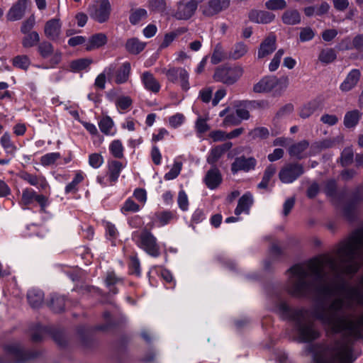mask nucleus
Here are the masks:
<instances>
[{
	"label": "nucleus",
	"instance_id": "nucleus-1",
	"mask_svg": "<svg viewBox=\"0 0 363 363\" xmlns=\"http://www.w3.org/2000/svg\"><path fill=\"white\" fill-rule=\"evenodd\" d=\"M288 273L286 289L291 295L334 296L328 305L318 304L312 311L291 310L285 302L279 303V313L294 322L298 342H309L319 337L320 332L312 318L335 332L356 334L363 328V315L357 320H347L343 314L354 303L363 306V230L341 242L335 257L322 255L293 266Z\"/></svg>",
	"mask_w": 363,
	"mask_h": 363
},
{
	"label": "nucleus",
	"instance_id": "nucleus-2",
	"mask_svg": "<svg viewBox=\"0 0 363 363\" xmlns=\"http://www.w3.org/2000/svg\"><path fill=\"white\" fill-rule=\"evenodd\" d=\"M308 352L313 354L315 363H352L357 358L352 343L347 337L335 341L328 345H311Z\"/></svg>",
	"mask_w": 363,
	"mask_h": 363
},
{
	"label": "nucleus",
	"instance_id": "nucleus-3",
	"mask_svg": "<svg viewBox=\"0 0 363 363\" xmlns=\"http://www.w3.org/2000/svg\"><path fill=\"white\" fill-rule=\"evenodd\" d=\"M138 247L145 251L149 255L157 257L160 255V247L157 238L147 229L135 231L132 235Z\"/></svg>",
	"mask_w": 363,
	"mask_h": 363
},
{
	"label": "nucleus",
	"instance_id": "nucleus-4",
	"mask_svg": "<svg viewBox=\"0 0 363 363\" xmlns=\"http://www.w3.org/2000/svg\"><path fill=\"white\" fill-rule=\"evenodd\" d=\"M244 69L240 65L220 66L213 74V79L228 86L235 84L243 75Z\"/></svg>",
	"mask_w": 363,
	"mask_h": 363
},
{
	"label": "nucleus",
	"instance_id": "nucleus-5",
	"mask_svg": "<svg viewBox=\"0 0 363 363\" xmlns=\"http://www.w3.org/2000/svg\"><path fill=\"white\" fill-rule=\"evenodd\" d=\"M111 6L108 0H99L90 4L88 13L91 18L98 23H102L109 19Z\"/></svg>",
	"mask_w": 363,
	"mask_h": 363
},
{
	"label": "nucleus",
	"instance_id": "nucleus-6",
	"mask_svg": "<svg viewBox=\"0 0 363 363\" xmlns=\"http://www.w3.org/2000/svg\"><path fill=\"white\" fill-rule=\"evenodd\" d=\"M167 79L172 83L179 82L180 86L184 91H188L190 88L188 72L183 67H170L169 69H162Z\"/></svg>",
	"mask_w": 363,
	"mask_h": 363
},
{
	"label": "nucleus",
	"instance_id": "nucleus-7",
	"mask_svg": "<svg viewBox=\"0 0 363 363\" xmlns=\"http://www.w3.org/2000/svg\"><path fill=\"white\" fill-rule=\"evenodd\" d=\"M304 173L303 166L298 163L285 164L279 173V179L285 184H290L296 180Z\"/></svg>",
	"mask_w": 363,
	"mask_h": 363
},
{
	"label": "nucleus",
	"instance_id": "nucleus-8",
	"mask_svg": "<svg viewBox=\"0 0 363 363\" xmlns=\"http://www.w3.org/2000/svg\"><path fill=\"white\" fill-rule=\"evenodd\" d=\"M199 1L182 0L177 4V9L173 14V16L178 20H188L189 19L196 11L199 6Z\"/></svg>",
	"mask_w": 363,
	"mask_h": 363
},
{
	"label": "nucleus",
	"instance_id": "nucleus-9",
	"mask_svg": "<svg viewBox=\"0 0 363 363\" xmlns=\"http://www.w3.org/2000/svg\"><path fill=\"white\" fill-rule=\"evenodd\" d=\"M6 357H0V363H9L11 360L21 362L26 359L23 348L18 342H11L4 347Z\"/></svg>",
	"mask_w": 363,
	"mask_h": 363
},
{
	"label": "nucleus",
	"instance_id": "nucleus-10",
	"mask_svg": "<svg viewBox=\"0 0 363 363\" xmlns=\"http://www.w3.org/2000/svg\"><path fill=\"white\" fill-rule=\"evenodd\" d=\"M230 6V0H210L200 6L203 15L211 17L227 9Z\"/></svg>",
	"mask_w": 363,
	"mask_h": 363
},
{
	"label": "nucleus",
	"instance_id": "nucleus-11",
	"mask_svg": "<svg viewBox=\"0 0 363 363\" xmlns=\"http://www.w3.org/2000/svg\"><path fill=\"white\" fill-rule=\"evenodd\" d=\"M257 164L256 160L252 157H245L244 156L238 157L231 164V172L233 174L240 171L245 172L253 170Z\"/></svg>",
	"mask_w": 363,
	"mask_h": 363
},
{
	"label": "nucleus",
	"instance_id": "nucleus-12",
	"mask_svg": "<svg viewBox=\"0 0 363 363\" xmlns=\"http://www.w3.org/2000/svg\"><path fill=\"white\" fill-rule=\"evenodd\" d=\"M62 23L60 18H55L48 21L44 27L45 36L51 40H57L61 34Z\"/></svg>",
	"mask_w": 363,
	"mask_h": 363
},
{
	"label": "nucleus",
	"instance_id": "nucleus-13",
	"mask_svg": "<svg viewBox=\"0 0 363 363\" xmlns=\"http://www.w3.org/2000/svg\"><path fill=\"white\" fill-rule=\"evenodd\" d=\"M232 147L233 143L231 142H227L213 147L210 150L207 156V162L212 165V167H216V163L222 157L224 153L230 150Z\"/></svg>",
	"mask_w": 363,
	"mask_h": 363
},
{
	"label": "nucleus",
	"instance_id": "nucleus-14",
	"mask_svg": "<svg viewBox=\"0 0 363 363\" xmlns=\"http://www.w3.org/2000/svg\"><path fill=\"white\" fill-rule=\"evenodd\" d=\"M28 0H18L9 10L6 18L8 21L21 20L25 15Z\"/></svg>",
	"mask_w": 363,
	"mask_h": 363
},
{
	"label": "nucleus",
	"instance_id": "nucleus-15",
	"mask_svg": "<svg viewBox=\"0 0 363 363\" xmlns=\"http://www.w3.org/2000/svg\"><path fill=\"white\" fill-rule=\"evenodd\" d=\"M276 36L273 34L268 35L260 44L257 57L261 59L272 54L276 50Z\"/></svg>",
	"mask_w": 363,
	"mask_h": 363
},
{
	"label": "nucleus",
	"instance_id": "nucleus-16",
	"mask_svg": "<svg viewBox=\"0 0 363 363\" xmlns=\"http://www.w3.org/2000/svg\"><path fill=\"white\" fill-rule=\"evenodd\" d=\"M279 79L275 77H266L254 85L253 91L256 93H264L272 91L278 84Z\"/></svg>",
	"mask_w": 363,
	"mask_h": 363
},
{
	"label": "nucleus",
	"instance_id": "nucleus-17",
	"mask_svg": "<svg viewBox=\"0 0 363 363\" xmlns=\"http://www.w3.org/2000/svg\"><path fill=\"white\" fill-rule=\"evenodd\" d=\"M140 79L145 89L155 94L160 91V84L150 72H144Z\"/></svg>",
	"mask_w": 363,
	"mask_h": 363
},
{
	"label": "nucleus",
	"instance_id": "nucleus-18",
	"mask_svg": "<svg viewBox=\"0 0 363 363\" xmlns=\"http://www.w3.org/2000/svg\"><path fill=\"white\" fill-rule=\"evenodd\" d=\"M248 18L253 23L267 24L273 21L275 16L265 11L252 10L248 14Z\"/></svg>",
	"mask_w": 363,
	"mask_h": 363
},
{
	"label": "nucleus",
	"instance_id": "nucleus-19",
	"mask_svg": "<svg viewBox=\"0 0 363 363\" xmlns=\"http://www.w3.org/2000/svg\"><path fill=\"white\" fill-rule=\"evenodd\" d=\"M206 185L210 189H215L222 182L220 170L216 167H212L206 173L204 178Z\"/></svg>",
	"mask_w": 363,
	"mask_h": 363
},
{
	"label": "nucleus",
	"instance_id": "nucleus-20",
	"mask_svg": "<svg viewBox=\"0 0 363 363\" xmlns=\"http://www.w3.org/2000/svg\"><path fill=\"white\" fill-rule=\"evenodd\" d=\"M248 46L243 42H237L231 48L228 52V58L233 60H238L244 57L248 52Z\"/></svg>",
	"mask_w": 363,
	"mask_h": 363
},
{
	"label": "nucleus",
	"instance_id": "nucleus-21",
	"mask_svg": "<svg viewBox=\"0 0 363 363\" xmlns=\"http://www.w3.org/2000/svg\"><path fill=\"white\" fill-rule=\"evenodd\" d=\"M360 77V72L358 69H352L347 76L344 82L340 84L342 91H348L355 86Z\"/></svg>",
	"mask_w": 363,
	"mask_h": 363
},
{
	"label": "nucleus",
	"instance_id": "nucleus-22",
	"mask_svg": "<svg viewBox=\"0 0 363 363\" xmlns=\"http://www.w3.org/2000/svg\"><path fill=\"white\" fill-rule=\"evenodd\" d=\"M308 147L309 143L303 140L291 145L289 149V153L291 156L297 159H302L307 156L305 152Z\"/></svg>",
	"mask_w": 363,
	"mask_h": 363
},
{
	"label": "nucleus",
	"instance_id": "nucleus-23",
	"mask_svg": "<svg viewBox=\"0 0 363 363\" xmlns=\"http://www.w3.org/2000/svg\"><path fill=\"white\" fill-rule=\"evenodd\" d=\"M253 203L252 196L250 193L242 195L238 200V203L235 209V214L239 216L242 213H248Z\"/></svg>",
	"mask_w": 363,
	"mask_h": 363
},
{
	"label": "nucleus",
	"instance_id": "nucleus-24",
	"mask_svg": "<svg viewBox=\"0 0 363 363\" xmlns=\"http://www.w3.org/2000/svg\"><path fill=\"white\" fill-rule=\"evenodd\" d=\"M27 298L32 308H39L44 302V294L40 289H32L28 291Z\"/></svg>",
	"mask_w": 363,
	"mask_h": 363
},
{
	"label": "nucleus",
	"instance_id": "nucleus-25",
	"mask_svg": "<svg viewBox=\"0 0 363 363\" xmlns=\"http://www.w3.org/2000/svg\"><path fill=\"white\" fill-rule=\"evenodd\" d=\"M123 167L122 163L119 161L112 160L108 162L107 175L111 184L118 180Z\"/></svg>",
	"mask_w": 363,
	"mask_h": 363
},
{
	"label": "nucleus",
	"instance_id": "nucleus-26",
	"mask_svg": "<svg viewBox=\"0 0 363 363\" xmlns=\"http://www.w3.org/2000/svg\"><path fill=\"white\" fill-rule=\"evenodd\" d=\"M146 46V43L140 40L137 38L128 39L125 43V49L130 54L138 55L142 52Z\"/></svg>",
	"mask_w": 363,
	"mask_h": 363
},
{
	"label": "nucleus",
	"instance_id": "nucleus-27",
	"mask_svg": "<svg viewBox=\"0 0 363 363\" xmlns=\"http://www.w3.org/2000/svg\"><path fill=\"white\" fill-rule=\"evenodd\" d=\"M362 113L357 109L347 111L344 117V125L347 128H354L362 118Z\"/></svg>",
	"mask_w": 363,
	"mask_h": 363
},
{
	"label": "nucleus",
	"instance_id": "nucleus-28",
	"mask_svg": "<svg viewBox=\"0 0 363 363\" xmlns=\"http://www.w3.org/2000/svg\"><path fill=\"white\" fill-rule=\"evenodd\" d=\"M281 20L286 25H296L301 23V17L296 9H289L284 12Z\"/></svg>",
	"mask_w": 363,
	"mask_h": 363
},
{
	"label": "nucleus",
	"instance_id": "nucleus-29",
	"mask_svg": "<svg viewBox=\"0 0 363 363\" xmlns=\"http://www.w3.org/2000/svg\"><path fill=\"white\" fill-rule=\"evenodd\" d=\"M130 69L129 62H126L122 64L116 73L115 82L118 84L125 83L129 79Z\"/></svg>",
	"mask_w": 363,
	"mask_h": 363
},
{
	"label": "nucleus",
	"instance_id": "nucleus-30",
	"mask_svg": "<svg viewBox=\"0 0 363 363\" xmlns=\"http://www.w3.org/2000/svg\"><path fill=\"white\" fill-rule=\"evenodd\" d=\"M107 43V37L104 33H99L92 35L87 45L86 50H91L100 48Z\"/></svg>",
	"mask_w": 363,
	"mask_h": 363
},
{
	"label": "nucleus",
	"instance_id": "nucleus-31",
	"mask_svg": "<svg viewBox=\"0 0 363 363\" xmlns=\"http://www.w3.org/2000/svg\"><path fill=\"white\" fill-rule=\"evenodd\" d=\"M114 71L115 66L113 65L106 67L103 73H101L97 76V77L95 79L94 85L101 89H105L106 75H107L108 77L110 79Z\"/></svg>",
	"mask_w": 363,
	"mask_h": 363
},
{
	"label": "nucleus",
	"instance_id": "nucleus-32",
	"mask_svg": "<svg viewBox=\"0 0 363 363\" xmlns=\"http://www.w3.org/2000/svg\"><path fill=\"white\" fill-rule=\"evenodd\" d=\"M40 41L39 34L36 31L26 33L22 40V45L25 48H32Z\"/></svg>",
	"mask_w": 363,
	"mask_h": 363
},
{
	"label": "nucleus",
	"instance_id": "nucleus-33",
	"mask_svg": "<svg viewBox=\"0 0 363 363\" xmlns=\"http://www.w3.org/2000/svg\"><path fill=\"white\" fill-rule=\"evenodd\" d=\"M318 108L319 104L317 101H311L301 108L299 115L302 118H307L312 116Z\"/></svg>",
	"mask_w": 363,
	"mask_h": 363
},
{
	"label": "nucleus",
	"instance_id": "nucleus-34",
	"mask_svg": "<svg viewBox=\"0 0 363 363\" xmlns=\"http://www.w3.org/2000/svg\"><path fill=\"white\" fill-rule=\"evenodd\" d=\"M92 63V60L88 58H81L70 62V69L74 72H78L85 69Z\"/></svg>",
	"mask_w": 363,
	"mask_h": 363
},
{
	"label": "nucleus",
	"instance_id": "nucleus-35",
	"mask_svg": "<svg viewBox=\"0 0 363 363\" xmlns=\"http://www.w3.org/2000/svg\"><path fill=\"white\" fill-rule=\"evenodd\" d=\"M38 52L43 58H48L53 54L54 48L50 42L43 41L38 45Z\"/></svg>",
	"mask_w": 363,
	"mask_h": 363
},
{
	"label": "nucleus",
	"instance_id": "nucleus-36",
	"mask_svg": "<svg viewBox=\"0 0 363 363\" xmlns=\"http://www.w3.org/2000/svg\"><path fill=\"white\" fill-rule=\"evenodd\" d=\"M337 57L335 51L332 48L323 49L320 51L318 60L324 64H329L333 62Z\"/></svg>",
	"mask_w": 363,
	"mask_h": 363
},
{
	"label": "nucleus",
	"instance_id": "nucleus-37",
	"mask_svg": "<svg viewBox=\"0 0 363 363\" xmlns=\"http://www.w3.org/2000/svg\"><path fill=\"white\" fill-rule=\"evenodd\" d=\"M65 305V298L60 295H53L50 299V306L56 313L62 312Z\"/></svg>",
	"mask_w": 363,
	"mask_h": 363
},
{
	"label": "nucleus",
	"instance_id": "nucleus-38",
	"mask_svg": "<svg viewBox=\"0 0 363 363\" xmlns=\"http://www.w3.org/2000/svg\"><path fill=\"white\" fill-rule=\"evenodd\" d=\"M250 102L247 101H241L236 106V116L239 118L240 121L242 120H247L250 118V113L247 110Z\"/></svg>",
	"mask_w": 363,
	"mask_h": 363
},
{
	"label": "nucleus",
	"instance_id": "nucleus-39",
	"mask_svg": "<svg viewBox=\"0 0 363 363\" xmlns=\"http://www.w3.org/2000/svg\"><path fill=\"white\" fill-rule=\"evenodd\" d=\"M0 143L1 146L4 148L7 154L14 155L16 150V147L11 142L9 133H6L1 136L0 139Z\"/></svg>",
	"mask_w": 363,
	"mask_h": 363
},
{
	"label": "nucleus",
	"instance_id": "nucleus-40",
	"mask_svg": "<svg viewBox=\"0 0 363 363\" xmlns=\"http://www.w3.org/2000/svg\"><path fill=\"white\" fill-rule=\"evenodd\" d=\"M109 150L112 155L118 159H121L123 157V146L122 143L119 140H114L109 145Z\"/></svg>",
	"mask_w": 363,
	"mask_h": 363
},
{
	"label": "nucleus",
	"instance_id": "nucleus-41",
	"mask_svg": "<svg viewBox=\"0 0 363 363\" xmlns=\"http://www.w3.org/2000/svg\"><path fill=\"white\" fill-rule=\"evenodd\" d=\"M100 130L105 135H113L112 129L113 127V122L112 119L108 117H104L99 123Z\"/></svg>",
	"mask_w": 363,
	"mask_h": 363
},
{
	"label": "nucleus",
	"instance_id": "nucleus-42",
	"mask_svg": "<svg viewBox=\"0 0 363 363\" xmlns=\"http://www.w3.org/2000/svg\"><path fill=\"white\" fill-rule=\"evenodd\" d=\"M334 145V141L330 139H325L322 141L314 143L311 147V150L313 154L320 152L323 150L330 148Z\"/></svg>",
	"mask_w": 363,
	"mask_h": 363
},
{
	"label": "nucleus",
	"instance_id": "nucleus-43",
	"mask_svg": "<svg viewBox=\"0 0 363 363\" xmlns=\"http://www.w3.org/2000/svg\"><path fill=\"white\" fill-rule=\"evenodd\" d=\"M12 63L16 68L27 70L30 65V60L27 55H18L13 59Z\"/></svg>",
	"mask_w": 363,
	"mask_h": 363
},
{
	"label": "nucleus",
	"instance_id": "nucleus-44",
	"mask_svg": "<svg viewBox=\"0 0 363 363\" xmlns=\"http://www.w3.org/2000/svg\"><path fill=\"white\" fill-rule=\"evenodd\" d=\"M224 57V50L221 43H217L211 57V63L213 65H217L223 60Z\"/></svg>",
	"mask_w": 363,
	"mask_h": 363
},
{
	"label": "nucleus",
	"instance_id": "nucleus-45",
	"mask_svg": "<svg viewBox=\"0 0 363 363\" xmlns=\"http://www.w3.org/2000/svg\"><path fill=\"white\" fill-rule=\"evenodd\" d=\"M84 180V175L82 172H77L72 181L69 183L65 187V193L69 194L71 192H76L77 189V186Z\"/></svg>",
	"mask_w": 363,
	"mask_h": 363
},
{
	"label": "nucleus",
	"instance_id": "nucleus-46",
	"mask_svg": "<svg viewBox=\"0 0 363 363\" xmlns=\"http://www.w3.org/2000/svg\"><path fill=\"white\" fill-rule=\"evenodd\" d=\"M121 281H122L121 279L116 277V275L115 274L114 272H108L107 274V276L106 278V284L107 286L109 288L110 291L112 294H117L118 291L116 290V289L115 287H113V286L115 284H117L121 282Z\"/></svg>",
	"mask_w": 363,
	"mask_h": 363
},
{
	"label": "nucleus",
	"instance_id": "nucleus-47",
	"mask_svg": "<svg viewBox=\"0 0 363 363\" xmlns=\"http://www.w3.org/2000/svg\"><path fill=\"white\" fill-rule=\"evenodd\" d=\"M146 17L147 11L144 9H138L131 11L129 20L131 24L135 25Z\"/></svg>",
	"mask_w": 363,
	"mask_h": 363
},
{
	"label": "nucleus",
	"instance_id": "nucleus-48",
	"mask_svg": "<svg viewBox=\"0 0 363 363\" xmlns=\"http://www.w3.org/2000/svg\"><path fill=\"white\" fill-rule=\"evenodd\" d=\"M36 194L37 193L33 189H24L21 196V204L24 206L30 205L35 201Z\"/></svg>",
	"mask_w": 363,
	"mask_h": 363
},
{
	"label": "nucleus",
	"instance_id": "nucleus-49",
	"mask_svg": "<svg viewBox=\"0 0 363 363\" xmlns=\"http://www.w3.org/2000/svg\"><path fill=\"white\" fill-rule=\"evenodd\" d=\"M60 158V154L59 152H50L44 155L40 158V163L43 166H50Z\"/></svg>",
	"mask_w": 363,
	"mask_h": 363
},
{
	"label": "nucleus",
	"instance_id": "nucleus-50",
	"mask_svg": "<svg viewBox=\"0 0 363 363\" xmlns=\"http://www.w3.org/2000/svg\"><path fill=\"white\" fill-rule=\"evenodd\" d=\"M249 135L253 139H267L269 136V131L265 127H257L252 129Z\"/></svg>",
	"mask_w": 363,
	"mask_h": 363
},
{
	"label": "nucleus",
	"instance_id": "nucleus-51",
	"mask_svg": "<svg viewBox=\"0 0 363 363\" xmlns=\"http://www.w3.org/2000/svg\"><path fill=\"white\" fill-rule=\"evenodd\" d=\"M287 6L285 0H268L265 2V7L269 10H282Z\"/></svg>",
	"mask_w": 363,
	"mask_h": 363
},
{
	"label": "nucleus",
	"instance_id": "nucleus-52",
	"mask_svg": "<svg viewBox=\"0 0 363 363\" xmlns=\"http://www.w3.org/2000/svg\"><path fill=\"white\" fill-rule=\"evenodd\" d=\"M182 168V164L180 162H175L170 171L165 174L164 178L165 180H172L178 177Z\"/></svg>",
	"mask_w": 363,
	"mask_h": 363
},
{
	"label": "nucleus",
	"instance_id": "nucleus-53",
	"mask_svg": "<svg viewBox=\"0 0 363 363\" xmlns=\"http://www.w3.org/2000/svg\"><path fill=\"white\" fill-rule=\"evenodd\" d=\"M354 153L351 147L345 148L341 154V163L347 166L353 162Z\"/></svg>",
	"mask_w": 363,
	"mask_h": 363
},
{
	"label": "nucleus",
	"instance_id": "nucleus-54",
	"mask_svg": "<svg viewBox=\"0 0 363 363\" xmlns=\"http://www.w3.org/2000/svg\"><path fill=\"white\" fill-rule=\"evenodd\" d=\"M155 216L162 225H167L174 218V214L171 211H162L155 214Z\"/></svg>",
	"mask_w": 363,
	"mask_h": 363
},
{
	"label": "nucleus",
	"instance_id": "nucleus-55",
	"mask_svg": "<svg viewBox=\"0 0 363 363\" xmlns=\"http://www.w3.org/2000/svg\"><path fill=\"white\" fill-rule=\"evenodd\" d=\"M284 54V50L283 49H279L276 54L274 55L273 59L269 65V69L270 72L276 71L280 64L281 59Z\"/></svg>",
	"mask_w": 363,
	"mask_h": 363
},
{
	"label": "nucleus",
	"instance_id": "nucleus-56",
	"mask_svg": "<svg viewBox=\"0 0 363 363\" xmlns=\"http://www.w3.org/2000/svg\"><path fill=\"white\" fill-rule=\"evenodd\" d=\"M140 210V206L134 202L131 199H127L123 206L121 208L122 213H128V212H138Z\"/></svg>",
	"mask_w": 363,
	"mask_h": 363
},
{
	"label": "nucleus",
	"instance_id": "nucleus-57",
	"mask_svg": "<svg viewBox=\"0 0 363 363\" xmlns=\"http://www.w3.org/2000/svg\"><path fill=\"white\" fill-rule=\"evenodd\" d=\"M104 163L103 157L99 153H92L89 156V164L93 168L97 169Z\"/></svg>",
	"mask_w": 363,
	"mask_h": 363
},
{
	"label": "nucleus",
	"instance_id": "nucleus-58",
	"mask_svg": "<svg viewBox=\"0 0 363 363\" xmlns=\"http://www.w3.org/2000/svg\"><path fill=\"white\" fill-rule=\"evenodd\" d=\"M195 128L199 133H204L208 131L210 127L207 123V119L199 116L195 123Z\"/></svg>",
	"mask_w": 363,
	"mask_h": 363
},
{
	"label": "nucleus",
	"instance_id": "nucleus-59",
	"mask_svg": "<svg viewBox=\"0 0 363 363\" xmlns=\"http://www.w3.org/2000/svg\"><path fill=\"white\" fill-rule=\"evenodd\" d=\"M35 20L34 16H30L28 18L24 21L21 27V33L26 34L32 32L31 30L34 27Z\"/></svg>",
	"mask_w": 363,
	"mask_h": 363
},
{
	"label": "nucleus",
	"instance_id": "nucleus-60",
	"mask_svg": "<svg viewBox=\"0 0 363 363\" xmlns=\"http://www.w3.org/2000/svg\"><path fill=\"white\" fill-rule=\"evenodd\" d=\"M149 4L151 9L158 12H164L167 9L165 0H150Z\"/></svg>",
	"mask_w": 363,
	"mask_h": 363
},
{
	"label": "nucleus",
	"instance_id": "nucleus-61",
	"mask_svg": "<svg viewBox=\"0 0 363 363\" xmlns=\"http://www.w3.org/2000/svg\"><path fill=\"white\" fill-rule=\"evenodd\" d=\"M177 202L179 207L184 211H186L189 207V200L184 191L181 190L178 194Z\"/></svg>",
	"mask_w": 363,
	"mask_h": 363
},
{
	"label": "nucleus",
	"instance_id": "nucleus-62",
	"mask_svg": "<svg viewBox=\"0 0 363 363\" xmlns=\"http://www.w3.org/2000/svg\"><path fill=\"white\" fill-rule=\"evenodd\" d=\"M184 116L182 113H177L175 115L169 117V123L172 128H177L184 123Z\"/></svg>",
	"mask_w": 363,
	"mask_h": 363
},
{
	"label": "nucleus",
	"instance_id": "nucleus-63",
	"mask_svg": "<svg viewBox=\"0 0 363 363\" xmlns=\"http://www.w3.org/2000/svg\"><path fill=\"white\" fill-rule=\"evenodd\" d=\"M213 94V88L212 87H205L200 90L199 98L203 103H208L212 99Z\"/></svg>",
	"mask_w": 363,
	"mask_h": 363
},
{
	"label": "nucleus",
	"instance_id": "nucleus-64",
	"mask_svg": "<svg viewBox=\"0 0 363 363\" xmlns=\"http://www.w3.org/2000/svg\"><path fill=\"white\" fill-rule=\"evenodd\" d=\"M347 50L354 48L358 51H363V35H358L355 36L352 40V46H347Z\"/></svg>",
	"mask_w": 363,
	"mask_h": 363
}]
</instances>
